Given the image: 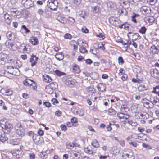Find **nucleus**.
Listing matches in <instances>:
<instances>
[{"mask_svg": "<svg viewBox=\"0 0 159 159\" xmlns=\"http://www.w3.org/2000/svg\"><path fill=\"white\" fill-rule=\"evenodd\" d=\"M30 81V85L32 86L33 89H35L37 88L36 83L33 80H29Z\"/></svg>", "mask_w": 159, "mask_h": 159, "instance_id": "c756f323", "label": "nucleus"}, {"mask_svg": "<svg viewBox=\"0 0 159 159\" xmlns=\"http://www.w3.org/2000/svg\"><path fill=\"white\" fill-rule=\"evenodd\" d=\"M150 51L153 54H158L159 52V47L153 45L150 47Z\"/></svg>", "mask_w": 159, "mask_h": 159, "instance_id": "0eeeda50", "label": "nucleus"}, {"mask_svg": "<svg viewBox=\"0 0 159 159\" xmlns=\"http://www.w3.org/2000/svg\"><path fill=\"white\" fill-rule=\"evenodd\" d=\"M60 127H61V129L63 131H65L67 130L66 127L65 125H61L60 126Z\"/></svg>", "mask_w": 159, "mask_h": 159, "instance_id": "de8ad7c7", "label": "nucleus"}, {"mask_svg": "<svg viewBox=\"0 0 159 159\" xmlns=\"http://www.w3.org/2000/svg\"><path fill=\"white\" fill-rule=\"evenodd\" d=\"M92 8V11L94 13H98L100 11V9L99 7L98 6L93 7Z\"/></svg>", "mask_w": 159, "mask_h": 159, "instance_id": "cd10ccee", "label": "nucleus"}, {"mask_svg": "<svg viewBox=\"0 0 159 159\" xmlns=\"http://www.w3.org/2000/svg\"><path fill=\"white\" fill-rule=\"evenodd\" d=\"M97 97L95 96V95L93 94H92L91 95V99L93 101H95L96 100V99H97Z\"/></svg>", "mask_w": 159, "mask_h": 159, "instance_id": "3c124183", "label": "nucleus"}, {"mask_svg": "<svg viewBox=\"0 0 159 159\" xmlns=\"http://www.w3.org/2000/svg\"><path fill=\"white\" fill-rule=\"evenodd\" d=\"M117 116L120 119H123L124 118V117L125 114L122 113H119L117 114Z\"/></svg>", "mask_w": 159, "mask_h": 159, "instance_id": "49530a36", "label": "nucleus"}, {"mask_svg": "<svg viewBox=\"0 0 159 159\" xmlns=\"http://www.w3.org/2000/svg\"><path fill=\"white\" fill-rule=\"evenodd\" d=\"M87 44L86 43H85V44L81 46L80 48V51L82 53H84L86 52H87V50L85 48L86 47V46L87 45Z\"/></svg>", "mask_w": 159, "mask_h": 159, "instance_id": "412c9836", "label": "nucleus"}, {"mask_svg": "<svg viewBox=\"0 0 159 159\" xmlns=\"http://www.w3.org/2000/svg\"><path fill=\"white\" fill-rule=\"evenodd\" d=\"M56 58L58 60H62L64 58V55H62V53H58L55 55Z\"/></svg>", "mask_w": 159, "mask_h": 159, "instance_id": "4be33fe9", "label": "nucleus"}, {"mask_svg": "<svg viewBox=\"0 0 159 159\" xmlns=\"http://www.w3.org/2000/svg\"><path fill=\"white\" fill-rule=\"evenodd\" d=\"M52 104L54 105H55L58 103V101L56 98H52Z\"/></svg>", "mask_w": 159, "mask_h": 159, "instance_id": "603ef678", "label": "nucleus"}, {"mask_svg": "<svg viewBox=\"0 0 159 159\" xmlns=\"http://www.w3.org/2000/svg\"><path fill=\"white\" fill-rule=\"evenodd\" d=\"M1 124L3 125L2 126V127L3 128L4 127L7 130V131H9L11 130L12 128V126L8 122H5V124H3L2 123H0Z\"/></svg>", "mask_w": 159, "mask_h": 159, "instance_id": "ddd939ff", "label": "nucleus"}, {"mask_svg": "<svg viewBox=\"0 0 159 159\" xmlns=\"http://www.w3.org/2000/svg\"><path fill=\"white\" fill-rule=\"evenodd\" d=\"M97 36L100 38H102V39H104L105 38V36L101 33H100L99 34L97 35Z\"/></svg>", "mask_w": 159, "mask_h": 159, "instance_id": "13d9d810", "label": "nucleus"}, {"mask_svg": "<svg viewBox=\"0 0 159 159\" xmlns=\"http://www.w3.org/2000/svg\"><path fill=\"white\" fill-rule=\"evenodd\" d=\"M136 16H139V15L138 14H134V15L132 16L131 17V20L134 22L135 23H137V21L136 19H135V17Z\"/></svg>", "mask_w": 159, "mask_h": 159, "instance_id": "ea45409f", "label": "nucleus"}, {"mask_svg": "<svg viewBox=\"0 0 159 159\" xmlns=\"http://www.w3.org/2000/svg\"><path fill=\"white\" fill-rule=\"evenodd\" d=\"M8 138L5 136V134L4 133L1 134L0 133V141L4 142L6 141Z\"/></svg>", "mask_w": 159, "mask_h": 159, "instance_id": "b1692460", "label": "nucleus"}, {"mask_svg": "<svg viewBox=\"0 0 159 159\" xmlns=\"http://www.w3.org/2000/svg\"><path fill=\"white\" fill-rule=\"evenodd\" d=\"M22 27L23 29H24L25 30V32L26 33H29L30 32V31L27 29L26 26L25 25H23L22 26Z\"/></svg>", "mask_w": 159, "mask_h": 159, "instance_id": "bf43d9fd", "label": "nucleus"}, {"mask_svg": "<svg viewBox=\"0 0 159 159\" xmlns=\"http://www.w3.org/2000/svg\"><path fill=\"white\" fill-rule=\"evenodd\" d=\"M6 36L9 40H13L15 38L14 34L11 31L7 32L6 34Z\"/></svg>", "mask_w": 159, "mask_h": 159, "instance_id": "dca6fc26", "label": "nucleus"}, {"mask_svg": "<svg viewBox=\"0 0 159 159\" xmlns=\"http://www.w3.org/2000/svg\"><path fill=\"white\" fill-rule=\"evenodd\" d=\"M73 70L74 72L77 73H79L80 71V70L76 66H74L73 67Z\"/></svg>", "mask_w": 159, "mask_h": 159, "instance_id": "c9c22d12", "label": "nucleus"}, {"mask_svg": "<svg viewBox=\"0 0 159 159\" xmlns=\"http://www.w3.org/2000/svg\"><path fill=\"white\" fill-rule=\"evenodd\" d=\"M82 30L83 32L85 33H88L89 31L88 30L85 26L82 27Z\"/></svg>", "mask_w": 159, "mask_h": 159, "instance_id": "09e8293b", "label": "nucleus"}, {"mask_svg": "<svg viewBox=\"0 0 159 159\" xmlns=\"http://www.w3.org/2000/svg\"><path fill=\"white\" fill-rule=\"evenodd\" d=\"M48 86L54 90L57 89L58 87L57 84L56 82L51 83Z\"/></svg>", "mask_w": 159, "mask_h": 159, "instance_id": "a878e982", "label": "nucleus"}, {"mask_svg": "<svg viewBox=\"0 0 159 159\" xmlns=\"http://www.w3.org/2000/svg\"><path fill=\"white\" fill-rule=\"evenodd\" d=\"M23 84H24L26 85V86H30V81H29L28 82V81H27L26 80H24V81H23Z\"/></svg>", "mask_w": 159, "mask_h": 159, "instance_id": "680f3d73", "label": "nucleus"}, {"mask_svg": "<svg viewBox=\"0 0 159 159\" xmlns=\"http://www.w3.org/2000/svg\"><path fill=\"white\" fill-rule=\"evenodd\" d=\"M6 54L3 53H0V64H4L6 61Z\"/></svg>", "mask_w": 159, "mask_h": 159, "instance_id": "4468645a", "label": "nucleus"}, {"mask_svg": "<svg viewBox=\"0 0 159 159\" xmlns=\"http://www.w3.org/2000/svg\"><path fill=\"white\" fill-rule=\"evenodd\" d=\"M140 10L141 13L145 15H149L151 12L150 8L145 6L142 7L140 8Z\"/></svg>", "mask_w": 159, "mask_h": 159, "instance_id": "39448f33", "label": "nucleus"}, {"mask_svg": "<svg viewBox=\"0 0 159 159\" xmlns=\"http://www.w3.org/2000/svg\"><path fill=\"white\" fill-rule=\"evenodd\" d=\"M77 114L80 116H82L84 115V112L83 111L80 110L77 111Z\"/></svg>", "mask_w": 159, "mask_h": 159, "instance_id": "6e6d98bb", "label": "nucleus"}, {"mask_svg": "<svg viewBox=\"0 0 159 159\" xmlns=\"http://www.w3.org/2000/svg\"><path fill=\"white\" fill-rule=\"evenodd\" d=\"M116 21L114 17H111L109 18V21L111 24L114 25Z\"/></svg>", "mask_w": 159, "mask_h": 159, "instance_id": "72a5a7b5", "label": "nucleus"}, {"mask_svg": "<svg viewBox=\"0 0 159 159\" xmlns=\"http://www.w3.org/2000/svg\"><path fill=\"white\" fill-rule=\"evenodd\" d=\"M44 13V11L42 9H39L38 10L37 13L40 15H42Z\"/></svg>", "mask_w": 159, "mask_h": 159, "instance_id": "5fc2aeb1", "label": "nucleus"}, {"mask_svg": "<svg viewBox=\"0 0 159 159\" xmlns=\"http://www.w3.org/2000/svg\"><path fill=\"white\" fill-rule=\"evenodd\" d=\"M81 0H74V3L79 5L81 2Z\"/></svg>", "mask_w": 159, "mask_h": 159, "instance_id": "0e129e2a", "label": "nucleus"}, {"mask_svg": "<svg viewBox=\"0 0 159 159\" xmlns=\"http://www.w3.org/2000/svg\"><path fill=\"white\" fill-rule=\"evenodd\" d=\"M44 105L47 107H50L51 106V104L48 102H44L43 103Z\"/></svg>", "mask_w": 159, "mask_h": 159, "instance_id": "052dcab7", "label": "nucleus"}, {"mask_svg": "<svg viewBox=\"0 0 159 159\" xmlns=\"http://www.w3.org/2000/svg\"><path fill=\"white\" fill-rule=\"evenodd\" d=\"M97 88L99 91L102 92L105 90L106 86L104 84L100 83L98 85Z\"/></svg>", "mask_w": 159, "mask_h": 159, "instance_id": "aec40b11", "label": "nucleus"}, {"mask_svg": "<svg viewBox=\"0 0 159 159\" xmlns=\"http://www.w3.org/2000/svg\"><path fill=\"white\" fill-rule=\"evenodd\" d=\"M130 34L132 36V40L133 41H135L137 39H141V37L138 33H133L131 32H129L128 34V36H129Z\"/></svg>", "mask_w": 159, "mask_h": 159, "instance_id": "6e6552de", "label": "nucleus"}, {"mask_svg": "<svg viewBox=\"0 0 159 159\" xmlns=\"http://www.w3.org/2000/svg\"><path fill=\"white\" fill-rule=\"evenodd\" d=\"M154 91L155 93L157 94L158 96H159V86H156L154 88Z\"/></svg>", "mask_w": 159, "mask_h": 159, "instance_id": "58836bf2", "label": "nucleus"}, {"mask_svg": "<svg viewBox=\"0 0 159 159\" xmlns=\"http://www.w3.org/2000/svg\"><path fill=\"white\" fill-rule=\"evenodd\" d=\"M63 82L67 86L72 87L75 85V82L72 80H63Z\"/></svg>", "mask_w": 159, "mask_h": 159, "instance_id": "6ab92c4d", "label": "nucleus"}, {"mask_svg": "<svg viewBox=\"0 0 159 159\" xmlns=\"http://www.w3.org/2000/svg\"><path fill=\"white\" fill-rule=\"evenodd\" d=\"M129 143L134 147H136L138 145L136 142H129Z\"/></svg>", "mask_w": 159, "mask_h": 159, "instance_id": "a18cd8bd", "label": "nucleus"}, {"mask_svg": "<svg viewBox=\"0 0 159 159\" xmlns=\"http://www.w3.org/2000/svg\"><path fill=\"white\" fill-rule=\"evenodd\" d=\"M66 148L68 149H71V148H73L74 146V144L73 143H67L66 144Z\"/></svg>", "mask_w": 159, "mask_h": 159, "instance_id": "473e14b6", "label": "nucleus"}, {"mask_svg": "<svg viewBox=\"0 0 159 159\" xmlns=\"http://www.w3.org/2000/svg\"><path fill=\"white\" fill-rule=\"evenodd\" d=\"M54 90L48 86H46V92L49 94H51L53 93Z\"/></svg>", "mask_w": 159, "mask_h": 159, "instance_id": "bb28decb", "label": "nucleus"}, {"mask_svg": "<svg viewBox=\"0 0 159 159\" xmlns=\"http://www.w3.org/2000/svg\"><path fill=\"white\" fill-rule=\"evenodd\" d=\"M150 4L154 5L157 2V0H147Z\"/></svg>", "mask_w": 159, "mask_h": 159, "instance_id": "37998d69", "label": "nucleus"}, {"mask_svg": "<svg viewBox=\"0 0 159 159\" xmlns=\"http://www.w3.org/2000/svg\"><path fill=\"white\" fill-rule=\"evenodd\" d=\"M91 144L95 148H97L99 147V144L96 139H94L92 141Z\"/></svg>", "mask_w": 159, "mask_h": 159, "instance_id": "c85d7f7f", "label": "nucleus"}, {"mask_svg": "<svg viewBox=\"0 0 159 159\" xmlns=\"http://www.w3.org/2000/svg\"><path fill=\"white\" fill-rule=\"evenodd\" d=\"M11 13L14 17L18 18V16L21 14V12L16 9H12L11 10Z\"/></svg>", "mask_w": 159, "mask_h": 159, "instance_id": "9b49d317", "label": "nucleus"}, {"mask_svg": "<svg viewBox=\"0 0 159 159\" xmlns=\"http://www.w3.org/2000/svg\"><path fill=\"white\" fill-rule=\"evenodd\" d=\"M4 17L5 22L7 24H10L12 20L11 17V15L6 13L4 14Z\"/></svg>", "mask_w": 159, "mask_h": 159, "instance_id": "9d476101", "label": "nucleus"}, {"mask_svg": "<svg viewBox=\"0 0 159 159\" xmlns=\"http://www.w3.org/2000/svg\"><path fill=\"white\" fill-rule=\"evenodd\" d=\"M71 121L72 123H75L77 122V119L75 117L72 118L71 119Z\"/></svg>", "mask_w": 159, "mask_h": 159, "instance_id": "864d4df0", "label": "nucleus"}, {"mask_svg": "<svg viewBox=\"0 0 159 159\" xmlns=\"http://www.w3.org/2000/svg\"><path fill=\"white\" fill-rule=\"evenodd\" d=\"M38 136L36 134H34L32 136V138L33 141L36 144H37L39 142L38 140L37 141V138Z\"/></svg>", "mask_w": 159, "mask_h": 159, "instance_id": "f704fd0d", "label": "nucleus"}, {"mask_svg": "<svg viewBox=\"0 0 159 159\" xmlns=\"http://www.w3.org/2000/svg\"><path fill=\"white\" fill-rule=\"evenodd\" d=\"M30 48L27 45L22 44L20 45L18 50L20 52L29 53L30 52Z\"/></svg>", "mask_w": 159, "mask_h": 159, "instance_id": "f257e3e1", "label": "nucleus"}, {"mask_svg": "<svg viewBox=\"0 0 159 159\" xmlns=\"http://www.w3.org/2000/svg\"><path fill=\"white\" fill-rule=\"evenodd\" d=\"M71 37L70 34H66L64 35V38L66 39H70Z\"/></svg>", "mask_w": 159, "mask_h": 159, "instance_id": "774afa93", "label": "nucleus"}, {"mask_svg": "<svg viewBox=\"0 0 159 159\" xmlns=\"http://www.w3.org/2000/svg\"><path fill=\"white\" fill-rule=\"evenodd\" d=\"M22 3L24 4V7L26 8H29L34 6L33 1L31 0H22Z\"/></svg>", "mask_w": 159, "mask_h": 159, "instance_id": "20e7f679", "label": "nucleus"}, {"mask_svg": "<svg viewBox=\"0 0 159 159\" xmlns=\"http://www.w3.org/2000/svg\"><path fill=\"white\" fill-rule=\"evenodd\" d=\"M118 62L119 64H122L124 63V61L122 57L120 56L118 58Z\"/></svg>", "mask_w": 159, "mask_h": 159, "instance_id": "79ce46f5", "label": "nucleus"}, {"mask_svg": "<svg viewBox=\"0 0 159 159\" xmlns=\"http://www.w3.org/2000/svg\"><path fill=\"white\" fill-rule=\"evenodd\" d=\"M56 1L57 2V0H48L47 2V4H50L51 3H55Z\"/></svg>", "mask_w": 159, "mask_h": 159, "instance_id": "e2e57ef3", "label": "nucleus"}, {"mask_svg": "<svg viewBox=\"0 0 159 159\" xmlns=\"http://www.w3.org/2000/svg\"><path fill=\"white\" fill-rule=\"evenodd\" d=\"M98 49L96 48H95L94 49H91L89 51V52L94 55H96L97 53Z\"/></svg>", "mask_w": 159, "mask_h": 159, "instance_id": "e433bc0d", "label": "nucleus"}, {"mask_svg": "<svg viewBox=\"0 0 159 159\" xmlns=\"http://www.w3.org/2000/svg\"><path fill=\"white\" fill-rule=\"evenodd\" d=\"M38 59V57H36V55H32L31 56L30 61L31 63V66H33L36 63V62L37 60Z\"/></svg>", "mask_w": 159, "mask_h": 159, "instance_id": "2eb2a0df", "label": "nucleus"}, {"mask_svg": "<svg viewBox=\"0 0 159 159\" xmlns=\"http://www.w3.org/2000/svg\"><path fill=\"white\" fill-rule=\"evenodd\" d=\"M30 42L34 45H36L38 43V39L36 37H31L29 39Z\"/></svg>", "mask_w": 159, "mask_h": 159, "instance_id": "f3484780", "label": "nucleus"}, {"mask_svg": "<svg viewBox=\"0 0 159 159\" xmlns=\"http://www.w3.org/2000/svg\"><path fill=\"white\" fill-rule=\"evenodd\" d=\"M6 46L11 50L14 51L17 48V45L14 42L6 41L5 43Z\"/></svg>", "mask_w": 159, "mask_h": 159, "instance_id": "423d86ee", "label": "nucleus"}, {"mask_svg": "<svg viewBox=\"0 0 159 159\" xmlns=\"http://www.w3.org/2000/svg\"><path fill=\"white\" fill-rule=\"evenodd\" d=\"M120 144L122 147L125 145V142L124 140H121L119 141Z\"/></svg>", "mask_w": 159, "mask_h": 159, "instance_id": "69168bd1", "label": "nucleus"}, {"mask_svg": "<svg viewBox=\"0 0 159 159\" xmlns=\"http://www.w3.org/2000/svg\"><path fill=\"white\" fill-rule=\"evenodd\" d=\"M122 156L123 157H124L125 159H128V158H129V157L130 155H129V154H128V153H126V154H124L122 155Z\"/></svg>", "mask_w": 159, "mask_h": 159, "instance_id": "338daca9", "label": "nucleus"}, {"mask_svg": "<svg viewBox=\"0 0 159 159\" xmlns=\"http://www.w3.org/2000/svg\"><path fill=\"white\" fill-rule=\"evenodd\" d=\"M150 74L151 76L154 78H157L159 75V72L158 70L156 68L152 69L150 70Z\"/></svg>", "mask_w": 159, "mask_h": 159, "instance_id": "1a4fd4ad", "label": "nucleus"}, {"mask_svg": "<svg viewBox=\"0 0 159 159\" xmlns=\"http://www.w3.org/2000/svg\"><path fill=\"white\" fill-rule=\"evenodd\" d=\"M87 91L88 92L93 93L95 92V89L93 87H89L87 88Z\"/></svg>", "mask_w": 159, "mask_h": 159, "instance_id": "7c9ffc66", "label": "nucleus"}, {"mask_svg": "<svg viewBox=\"0 0 159 159\" xmlns=\"http://www.w3.org/2000/svg\"><path fill=\"white\" fill-rule=\"evenodd\" d=\"M55 114L57 116H60L62 115V112L60 111H55Z\"/></svg>", "mask_w": 159, "mask_h": 159, "instance_id": "8fccbe9b", "label": "nucleus"}, {"mask_svg": "<svg viewBox=\"0 0 159 159\" xmlns=\"http://www.w3.org/2000/svg\"><path fill=\"white\" fill-rule=\"evenodd\" d=\"M13 157L14 158H19L20 155L19 154H18L15 153L14 151L12 153Z\"/></svg>", "mask_w": 159, "mask_h": 159, "instance_id": "c03bdc74", "label": "nucleus"}, {"mask_svg": "<svg viewBox=\"0 0 159 159\" xmlns=\"http://www.w3.org/2000/svg\"><path fill=\"white\" fill-rule=\"evenodd\" d=\"M7 72L10 74L14 75H17L19 74V71L17 68H14L11 66H7Z\"/></svg>", "mask_w": 159, "mask_h": 159, "instance_id": "f03ea898", "label": "nucleus"}, {"mask_svg": "<svg viewBox=\"0 0 159 159\" xmlns=\"http://www.w3.org/2000/svg\"><path fill=\"white\" fill-rule=\"evenodd\" d=\"M37 133L39 136H42L44 134V132L43 130L39 129L38 132Z\"/></svg>", "mask_w": 159, "mask_h": 159, "instance_id": "4d7b16f0", "label": "nucleus"}, {"mask_svg": "<svg viewBox=\"0 0 159 159\" xmlns=\"http://www.w3.org/2000/svg\"><path fill=\"white\" fill-rule=\"evenodd\" d=\"M58 5L57 2H55V3H51L50 4H47L48 7L51 10H55L57 9Z\"/></svg>", "mask_w": 159, "mask_h": 159, "instance_id": "f8f14e48", "label": "nucleus"}, {"mask_svg": "<svg viewBox=\"0 0 159 159\" xmlns=\"http://www.w3.org/2000/svg\"><path fill=\"white\" fill-rule=\"evenodd\" d=\"M142 101L143 103L144 106L147 109L152 108L153 107V103L146 98L142 99Z\"/></svg>", "mask_w": 159, "mask_h": 159, "instance_id": "7ed1b4c3", "label": "nucleus"}, {"mask_svg": "<svg viewBox=\"0 0 159 159\" xmlns=\"http://www.w3.org/2000/svg\"><path fill=\"white\" fill-rule=\"evenodd\" d=\"M147 30V28L145 26H143L139 30V32L142 34H145Z\"/></svg>", "mask_w": 159, "mask_h": 159, "instance_id": "2f4dec72", "label": "nucleus"}, {"mask_svg": "<svg viewBox=\"0 0 159 159\" xmlns=\"http://www.w3.org/2000/svg\"><path fill=\"white\" fill-rule=\"evenodd\" d=\"M68 20L69 24L71 25H74L75 23V19L71 17H69L68 18Z\"/></svg>", "mask_w": 159, "mask_h": 159, "instance_id": "393cba45", "label": "nucleus"}, {"mask_svg": "<svg viewBox=\"0 0 159 159\" xmlns=\"http://www.w3.org/2000/svg\"><path fill=\"white\" fill-rule=\"evenodd\" d=\"M12 91L10 89H8L6 90V92L5 95H11L12 94Z\"/></svg>", "mask_w": 159, "mask_h": 159, "instance_id": "a19ab883", "label": "nucleus"}, {"mask_svg": "<svg viewBox=\"0 0 159 159\" xmlns=\"http://www.w3.org/2000/svg\"><path fill=\"white\" fill-rule=\"evenodd\" d=\"M108 112L110 115H114L116 113V111L113 109L110 108L108 110Z\"/></svg>", "mask_w": 159, "mask_h": 159, "instance_id": "4c0bfd02", "label": "nucleus"}, {"mask_svg": "<svg viewBox=\"0 0 159 159\" xmlns=\"http://www.w3.org/2000/svg\"><path fill=\"white\" fill-rule=\"evenodd\" d=\"M16 133L19 136H23L24 134V130L21 126L16 129Z\"/></svg>", "mask_w": 159, "mask_h": 159, "instance_id": "a211bd4d", "label": "nucleus"}, {"mask_svg": "<svg viewBox=\"0 0 159 159\" xmlns=\"http://www.w3.org/2000/svg\"><path fill=\"white\" fill-rule=\"evenodd\" d=\"M55 74L58 76H61L63 75H65L66 74V73L61 72L58 70H56L54 71Z\"/></svg>", "mask_w": 159, "mask_h": 159, "instance_id": "5701e85b", "label": "nucleus"}]
</instances>
